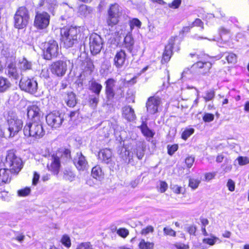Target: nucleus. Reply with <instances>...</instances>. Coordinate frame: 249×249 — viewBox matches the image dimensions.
<instances>
[{"instance_id": "nucleus-18", "label": "nucleus", "mask_w": 249, "mask_h": 249, "mask_svg": "<svg viewBox=\"0 0 249 249\" xmlns=\"http://www.w3.org/2000/svg\"><path fill=\"white\" fill-rule=\"evenodd\" d=\"M6 73L11 78L18 80L20 78V74L18 71L16 65L11 63L8 65L6 70Z\"/></svg>"}, {"instance_id": "nucleus-33", "label": "nucleus", "mask_w": 249, "mask_h": 249, "mask_svg": "<svg viewBox=\"0 0 249 249\" xmlns=\"http://www.w3.org/2000/svg\"><path fill=\"white\" fill-rule=\"evenodd\" d=\"M129 25L130 26L131 31H132L135 27L140 28L142 25V22L138 18H134L129 20Z\"/></svg>"}, {"instance_id": "nucleus-53", "label": "nucleus", "mask_w": 249, "mask_h": 249, "mask_svg": "<svg viewBox=\"0 0 249 249\" xmlns=\"http://www.w3.org/2000/svg\"><path fill=\"white\" fill-rule=\"evenodd\" d=\"M221 167L224 173L230 172L232 169V165L228 163L225 162L223 163Z\"/></svg>"}, {"instance_id": "nucleus-23", "label": "nucleus", "mask_w": 249, "mask_h": 249, "mask_svg": "<svg viewBox=\"0 0 249 249\" xmlns=\"http://www.w3.org/2000/svg\"><path fill=\"white\" fill-rule=\"evenodd\" d=\"M11 86V84L7 78L0 76V93L6 92Z\"/></svg>"}, {"instance_id": "nucleus-11", "label": "nucleus", "mask_w": 249, "mask_h": 249, "mask_svg": "<svg viewBox=\"0 0 249 249\" xmlns=\"http://www.w3.org/2000/svg\"><path fill=\"white\" fill-rule=\"evenodd\" d=\"M89 48L91 53L93 55L99 53L103 45L102 38L96 33L92 34L89 36Z\"/></svg>"}, {"instance_id": "nucleus-40", "label": "nucleus", "mask_w": 249, "mask_h": 249, "mask_svg": "<svg viewBox=\"0 0 249 249\" xmlns=\"http://www.w3.org/2000/svg\"><path fill=\"white\" fill-rule=\"evenodd\" d=\"M238 164L240 166H243L249 164V157L246 156H239L237 158Z\"/></svg>"}, {"instance_id": "nucleus-48", "label": "nucleus", "mask_w": 249, "mask_h": 249, "mask_svg": "<svg viewBox=\"0 0 249 249\" xmlns=\"http://www.w3.org/2000/svg\"><path fill=\"white\" fill-rule=\"evenodd\" d=\"M76 249H93V248L89 242H83L78 245Z\"/></svg>"}, {"instance_id": "nucleus-2", "label": "nucleus", "mask_w": 249, "mask_h": 249, "mask_svg": "<svg viewBox=\"0 0 249 249\" xmlns=\"http://www.w3.org/2000/svg\"><path fill=\"white\" fill-rule=\"evenodd\" d=\"M71 158V152L69 149H60L55 154L52 155L47 163L48 169L54 175H57L61 166V161L63 160H68Z\"/></svg>"}, {"instance_id": "nucleus-16", "label": "nucleus", "mask_w": 249, "mask_h": 249, "mask_svg": "<svg viewBox=\"0 0 249 249\" xmlns=\"http://www.w3.org/2000/svg\"><path fill=\"white\" fill-rule=\"evenodd\" d=\"M174 40H169L168 44L165 46L164 52L162 54V58L161 60L162 64H165L169 61L173 54V48L174 46Z\"/></svg>"}, {"instance_id": "nucleus-58", "label": "nucleus", "mask_w": 249, "mask_h": 249, "mask_svg": "<svg viewBox=\"0 0 249 249\" xmlns=\"http://www.w3.org/2000/svg\"><path fill=\"white\" fill-rule=\"evenodd\" d=\"M214 119V115L212 114L206 113L203 117V120L205 122H210Z\"/></svg>"}, {"instance_id": "nucleus-28", "label": "nucleus", "mask_w": 249, "mask_h": 249, "mask_svg": "<svg viewBox=\"0 0 249 249\" xmlns=\"http://www.w3.org/2000/svg\"><path fill=\"white\" fill-rule=\"evenodd\" d=\"M91 175L94 178L101 180L103 178V173L102 169L99 166H96L92 168Z\"/></svg>"}, {"instance_id": "nucleus-15", "label": "nucleus", "mask_w": 249, "mask_h": 249, "mask_svg": "<svg viewBox=\"0 0 249 249\" xmlns=\"http://www.w3.org/2000/svg\"><path fill=\"white\" fill-rule=\"evenodd\" d=\"M73 163L79 171H85L88 169V162L81 152L77 153L73 159Z\"/></svg>"}, {"instance_id": "nucleus-30", "label": "nucleus", "mask_w": 249, "mask_h": 249, "mask_svg": "<svg viewBox=\"0 0 249 249\" xmlns=\"http://www.w3.org/2000/svg\"><path fill=\"white\" fill-rule=\"evenodd\" d=\"M66 102L67 106L70 107H73L75 106L76 104L75 95L73 92H71L68 94Z\"/></svg>"}, {"instance_id": "nucleus-22", "label": "nucleus", "mask_w": 249, "mask_h": 249, "mask_svg": "<svg viewBox=\"0 0 249 249\" xmlns=\"http://www.w3.org/2000/svg\"><path fill=\"white\" fill-rule=\"evenodd\" d=\"M56 5L55 0H40L39 6L44 7V8L48 10L50 12H53Z\"/></svg>"}, {"instance_id": "nucleus-46", "label": "nucleus", "mask_w": 249, "mask_h": 249, "mask_svg": "<svg viewBox=\"0 0 249 249\" xmlns=\"http://www.w3.org/2000/svg\"><path fill=\"white\" fill-rule=\"evenodd\" d=\"M163 231L165 235H169L172 237H175L176 236V232L169 227L164 228Z\"/></svg>"}, {"instance_id": "nucleus-9", "label": "nucleus", "mask_w": 249, "mask_h": 249, "mask_svg": "<svg viewBox=\"0 0 249 249\" xmlns=\"http://www.w3.org/2000/svg\"><path fill=\"white\" fill-rule=\"evenodd\" d=\"M19 86L22 90L32 94H35L38 89L37 83L34 78H21Z\"/></svg>"}, {"instance_id": "nucleus-17", "label": "nucleus", "mask_w": 249, "mask_h": 249, "mask_svg": "<svg viewBox=\"0 0 249 249\" xmlns=\"http://www.w3.org/2000/svg\"><path fill=\"white\" fill-rule=\"evenodd\" d=\"M126 60V53L124 50L117 52L114 58V65L117 68H121L124 65Z\"/></svg>"}, {"instance_id": "nucleus-4", "label": "nucleus", "mask_w": 249, "mask_h": 249, "mask_svg": "<svg viewBox=\"0 0 249 249\" xmlns=\"http://www.w3.org/2000/svg\"><path fill=\"white\" fill-rule=\"evenodd\" d=\"M189 55L192 57L196 56L198 59V61L192 66L191 70L195 71L196 72L201 74H205L209 72L212 66V64L210 61L205 60L206 57H207V56L204 54L203 56H200V55L197 54L192 53H190Z\"/></svg>"}, {"instance_id": "nucleus-10", "label": "nucleus", "mask_w": 249, "mask_h": 249, "mask_svg": "<svg viewBox=\"0 0 249 249\" xmlns=\"http://www.w3.org/2000/svg\"><path fill=\"white\" fill-rule=\"evenodd\" d=\"M46 120L49 126L57 128L61 125L64 120V115L57 110H53L46 116Z\"/></svg>"}, {"instance_id": "nucleus-5", "label": "nucleus", "mask_w": 249, "mask_h": 249, "mask_svg": "<svg viewBox=\"0 0 249 249\" xmlns=\"http://www.w3.org/2000/svg\"><path fill=\"white\" fill-rule=\"evenodd\" d=\"M4 165L6 167L9 168L11 172L18 173L22 168V160L13 151H9L7 153Z\"/></svg>"}, {"instance_id": "nucleus-63", "label": "nucleus", "mask_w": 249, "mask_h": 249, "mask_svg": "<svg viewBox=\"0 0 249 249\" xmlns=\"http://www.w3.org/2000/svg\"><path fill=\"white\" fill-rule=\"evenodd\" d=\"M215 176V174L214 173H208L205 174V178L206 181H210L213 179Z\"/></svg>"}, {"instance_id": "nucleus-49", "label": "nucleus", "mask_w": 249, "mask_h": 249, "mask_svg": "<svg viewBox=\"0 0 249 249\" xmlns=\"http://www.w3.org/2000/svg\"><path fill=\"white\" fill-rule=\"evenodd\" d=\"M117 233L123 238H125L129 234V231L125 228L117 230Z\"/></svg>"}, {"instance_id": "nucleus-24", "label": "nucleus", "mask_w": 249, "mask_h": 249, "mask_svg": "<svg viewBox=\"0 0 249 249\" xmlns=\"http://www.w3.org/2000/svg\"><path fill=\"white\" fill-rule=\"evenodd\" d=\"M10 171L8 169H0V185L3 183H8L10 181L9 177Z\"/></svg>"}, {"instance_id": "nucleus-62", "label": "nucleus", "mask_w": 249, "mask_h": 249, "mask_svg": "<svg viewBox=\"0 0 249 249\" xmlns=\"http://www.w3.org/2000/svg\"><path fill=\"white\" fill-rule=\"evenodd\" d=\"M181 189H182L181 187L177 185H173L172 187V189L173 191L177 194H179L181 193Z\"/></svg>"}, {"instance_id": "nucleus-14", "label": "nucleus", "mask_w": 249, "mask_h": 249, "mask_svg": "<svg viewBox=\"0 0 249 249\" xmlns=\"http://www.w3.org/2000/svg\"><path fill=\"white\" fill-rule=\"evenodd\" d=\"M67 70L66 62L62 60L54 62L51 66L52 72L57 76H63Z\"/></svg>"}, {"instance_id": "nucleus-39", "label": "nucleus", "mask_w": 249, "mask_h": 249, "mask_svg": "<svg viewBox=\"0 0 249 249\" xmlns=\"http://www.w3.org/2000/svg\"><path fill=\"white\" fill-rule=\"evenodd\" d=\"M61 243L66 247L70 248L71 246V241L70 237L67 235H64L61 239Z\"/></svg>"}, {"instance_id": "nucleus-29", "label": "nucleus", "mask_w": 249, "mask_h": 249, "mask_svg": "<svg viewBox=\"0 0 249 249\" xmlns=\"http://www.w3.org/2000/svg\"><path fill=\"white\" fill-rule=\"evenodd\" d=\"M89 89L92 92L94 93L96 95L99 96L102 89V86L96 81H93L90 84Z\"/></svg>"}, {"instance_id": "nucleus-38", "label": "nucleus", "mask_w": 249, "mask_h": 249, "mask_svg": "<svg viewBox=\"0 0 249 249\" xmlns=\"http://www.w3.org/2000/svg\"><path fill=\"white\" fill-rule=\"evenodd\" d=\"M115 80L113 78H109L106 82L105 89H114L115 85Z\"/></svg>"}, {"instance_id": "nucleus-45", "label": "nucleus", "mask_w": 249, "mask_h": 249, "mask_svg": "<svg viewBox=\"0 0 249 249\" xmlns=\"http://www.w3.org/2000/svg\"><path fill=\"white\" fill-rule=\"evenodd\" d=\"M200 183V181L198 179H195V178H190L189 179V186L193 189H196L199 183Z\"/></svg>"}, {"instance_id": "nucleus-36", "label": "nucleus", "mask_w": 249, "mask_h": 249, "mask_svg": "<svg viewBox=\"0 0 249 249\" xmlns=\"http://www.w3.org/2000/svg\"><path fill=\"white\" fill-rule=\"evenodd\" d=\"M85 71L92 72L94 68L92 61L90 59H87L84 63Z\"/></svg>"}, {"instance_id": "nucleus-34", "label": "nucleus", "mask_w": 249, "mask_h": 249, "mask_svg": "<svg viewBox=\"0 0 249 249\" xmlns=\"http://www.w3.org/2000/svg\"><path fill=\"white\" fill-rule=\"evenodd\" d=\"M21 104L23 105H25V107H26V109H38V107L37 105V103L35 102H31L30 101L24 100L21 102Z\"/></svg>"}, {"instance_id": "nucleus-1", "label": "nucleus", "mask_w": 249, "mask_h": 249, "mask_svg": "<svg viewBox=\"0 0 249 249\" xmlns=\"http://www.w3.org/2000/svg\"><path fill=\"white\" fill-rule=\"evenodd\" d=\"M27 116L31 119L32 123L27 124L23 128L24 134L27 137H32L35 139H40L45 134L40 120L43 117L40 110H27Z\"/></svg>"}, {"instance_id": "nucleus-7", "label": "nucleus", "mask_w": 249, "mask_h": 249, "mask_svg": "<svg viewBox=\"0 0 249 249\" xmlns=\"http://www.w3.org/2000/svg\"><path fill=\"white\" fill-rule=\"evenodd\" d=\"M8 129L7 134L4 132V137H12L16 135L23 127V121L16 116L13 115L8 119Z\"/></svg>"}, {"instance_id": "nucleus-41", "label": "nucleus", "mask_w": 249, "mask_h": 249, "mask_svg": "<svg viewBox=\"0 0 249 249\" xmlns=\"http://www.w3.org/2000/svg\"><path fill=\"white\" fill-rule=\"evenodd\" d=\"M226 58L229 63H234L236 62V55L233 53H225Z\"/></svg>"}, {"instance_id": "nucleus-52", "label": "nucleus", "mask_w": 249, "mask_h": 249, "mask_svg": "<svg viewBox=\"0 0 249 249\" xmlns=\"http://www.w3.org/2000/svg\"><path fill=\"white\" fill-rule=\"evenodd\" d=\"M181 2V0H174L172 2L168 4V6L170 8L177 9L180 6Z\"/></svg>"}, {"instance_id": "nucleus-37", "label": "nucleus", "mask_w": 249, "mask_h": 249, "mask_svg": "<svg viewBox=\"0 0 249 249\" xmlns=\"http://www.w3.org/2000/svg\"><path fill=\"white\" fill-rule=\"evenodd\" d=\"M139 246L141 249H153V244L146 242L144 240H142Z\"/></svg>"}, {"instance_id": "nucleus-54", "label": "nucleus", "mask_w": 249, "mask_h": 249, "mask_svg": "<svg viewBox=\"0 0 249 249\" xmlns=\"http://www.w3.org/2000/svg\"><path fill=\"white\" fill-rule=\"evenodd\" d=\"M168 153L170 155H172L178 150V145L177 144H174L171 146L168 145Z\"/></svg>"}, {"instance_id": "nucleus-42", "label": "nucleus", "mask_w": 249, "mask_h": 249, "mask_svg": "<svg viewBox=\"0 0 249 249\" xmlns=\"http://www.w3.org/2000/svg\"><path fill=\"white\" fill-rule=\"evenodd\" d=\"M214 91L213 90H209L206 91L204 99L206 102L211 101L214 97Z\"/></svg>"}, {"instance_id": "nucleus-44", "label": "nucleus", "mask_w": 249, "mask_h": 249, "mask_svg": "<svg viewBox=\"0 0 249 249\" xmlns=\"http://www.w3.org/2000/svg\"><path fill=\"white\" fill-rule=\"evenodd\" d=\"M195 130L194 128H189L185 130L181 135L182 138L186 140H187L192 134L194 133Z\"/></svg>"}, {"instance_id": "nucleus-64", "label": "nucleus", "mask_w": 249, "mask_h": 249, "mask_svg": "<svg viewBox=\"0 0 249 249\" xmlns=\"http://www.w3.org/2000/svg\"><path fill=\"white\" fill-rule=\"evenodd\" d=\"M39 179V175L36 172H34V178L33 179V184L36 185L37 184L38 180Z\"/></svg>"}, {"instance_id": "nucleus-12", "label": "nucleus", "mask_w": 249, "mask_h": 249, "mask_svg": "<svg viewBox=\"0 0 249 249\" xmlns=\"http://www.w3.org/2000/svg\"><path fill=\"white\" fill-rule=\"evenodd\" d=\"M119 16V5L115 3L110 7L108 11L107 24L108 26H113L118 22Z\"/></svg>"}, {"instance_id": "nucleus-31", "label": "nucleus", "mask_w": 249, "mask_h": 249, "mask_svg": "<svg viewBox=\"0 0 249 249\" xmlns=\"http://www.w3.org/2000/svg\"><path fill=\"white\" fill-rule=\"evenodd\" d=\"M123 115L129 121H133L136 118L134 110H123Z\"/></svg>"}, {"instance_id": "nucleus-61", "label": "nucleus", "mask_w": 249, "mask_h": 249, "mask_svg": "<svg viewBox=\"0 0 249 249\" xmlns=\"http://www.w3.org/2000/svg\"><path fill=\"white\" fill-rule=\"evenodd\" d=\"M194 158L192 157H189L186 159L185 163L188 168L192 167L194 162Z\"/></svg>"}, {"instance_id": "nucleus-20", "label": "nucleus", "mask_w": 249, "mask_h": 249, "mask_svg": "<svg viewBox=\"0 0 249 249\" xmlns=\"http://www.w3.org/2000/svg\"><path fill=\"white\" fill-rule=\"evenodd\" d=\"M161 103V99L158 96L150 97L146 103L147 109H158Z\"/></svg>"}, {"instance_id": "nucleus-13", "label": "nucleus", "mask_w": 249, "mask_h": 249, "mask_svg": "<svg viewBox=\"0 0 249 249\" xmlns=\"http://www.w3.org/2000/svg\"><path fill=\"white\" fill-rule=\"evenodd\" d=\"M50 22V16L46 12L37 13L34 21V25L38 29L46 28Z\"/></svg>"}, {"instance_id": "nucleus-51", "label": "nucleus", "mask_w": 249, "mask_h": 249, "mask_svg": "<svg viewBox=\"0 0 249 249\" xmlns=\"http://www.w3.org/2000/svg\"><path fill=\"white\" fill-rule=\"evenodd\" d=\"M31 192L29 188L26 187L23 189L18 191V195L20 196H28Z\"/></svg>"}, {"instance_id": "nucleus-59", "label": "nucleus", "mask_w": 249, "mask_h": 249, "mask_svg": "<svg viewBox=\"0 0 249 249\" xmlns=\"http://www.w3.org/2000/svg\"><path fill=\"white\" fill-rule=\"evenodd\" d=\"M153 231L154 228L152 226H148L142 230L141 233L143 235H147L149 233L153 232Z\"/></svg>"}, {"instance_id": "nucleus-43", "label": "nucleus", "mask_w": 249, "mask_h": 249, "mask_svg": "<svg viewBox=\"0 0 249 249\" xmlns=\"http://www.w3.org/2000/svg\"><path fill=\"white\" fill-rule=\"evenodd\" d=\"M212 238H204L202 240L203 243L207 244L211 246H213L215 244L216 240L218 239V238L216 237L211 235Z\"/></svg>"}, {"instance_id": "nucleus-60", "label": "nucleus", "mask_w": 249, "mask_h": 249, "mask_svg": "<svg viewBox=\"0 0 249 249\" xmlns=\"http://www.w3.org/2000/svg\"><path fill=\"white\" fill-rule=\"evenodd\" d=\"M227 185L230 191L232 192L234 190L235 183L231 179L228 180Z\"/></svg>"}, {"instance_id": "nucleus-19", "label": "nucleus", "mask_w": 249, "mask_h": 249, "mask_svg": "<svg viewBox=\"0 0 249 249\" xmlns=\"http://www.w3.org/2000/svg\"><path fill=\"white\" fill-rule=\"evenodd\" d=\"M99 159L106 163H109L111 161L112 152L107 148L102 149L98 153Z\"/></svg>"}, {"instance_id": "nucleus-3", "label": "nucleus", "mask_w": 249, "mask_h": 249, "mask_svg": "<svg viewBox=\"0 0 249 249\" xmlns=\"http://www.w3.org/2000/svg\"><path fill=\"white\" fill-rule=\"evenodd\" d=\"M77 33L75 27H65L61 29V41L63 46L67 48L72 47L77 41Z\"/></svg>"}, {"instance_id": "nucleus-57", "label": "nucleus", "mask_w": 249, "mask_h": 249, "mask_svg": "<svg viewBox=\"0 0 249 249\" xmlns=\"http://www.w3.org/2000/svg\"><path fill=\"white\" fill-rule=\"evenodd\" d=\"M194 26H198L200 27L201 28V29H203V23L201 21V19L199 18H196L195 21H194L192 23V25L191 26V27H193Z\"/></svg>"}, {"instance_id": "nucleus-35", "label": "nucleus", "mask_w": 249, "mask_h": 249, "mask_svg": "<svg viewBox=\"0 0 249 249\" xmlns=\"http://www.w3.org/2000/svg\"><path fill=\"white\" fill-rule=\"evenodd\" d=\"M79 11L81 15L86 16L92 11V9L86 5H82L79 7Z\"/></svg>"}, {"instance_id": "nucleus-25", "label": "nucleus", "mask_w": 249, "mask_h": 249, "mask_svg": "<svg viewBox=\"0 0 249 249\" xmlns=\"http://www.w3.org/2000/svg\"><path fill=\"white\" fill-rule=\"evenodd\" d=\"M134 44V40L131 34H127L124 38V47L131 52L133 50V45Z\"/></svg>"}, {"instance_id": "nucleus-50", "label": "nucleus", "mask_w": 249, "mask_h": 249, "mask_svg": "<svg viewBox=\"0 0 249 249\" xmlns=\"http://www.w3.org/2000/svg\"><path fill=\"white\" fill-rule=\"evenodd\" d=\"M106 95L107 99L112 100L115 95V92L114 89H105Z\"/></svg>"}, {"instance_id": "nucleus-56", "label": "nucleus", "mask_w": 249, "mask_h": 249, "mask_svg": "<svg viewBox=\"0 0 249 249\" xmlns=\"http://www.w3.org/2000/svg\"><path fill=\"white\" fill-rule=\"evenodd\" d=\"M99 101V96H92L90 98L89 103L92 107H95Z\"/></svg>"}, {"instance_id": "nucleus-32", "label": "nucleus", "mask_w": 249, "mask_h": 249, "mask_svg": "<svg viewBox=\"0 0 249 249\" xmlns=\"http://www.w3.org/2000/svg\"><path fill=\"white\" fill-rule=\"evenodd\" d=\"M134 152L139 160H142L144 155V149L142 144L137 145Z\"/></svg>"}, {"instance_id": "nucleus-6", "label": "nucleus", "mask_w": 249, "mask_h": 249, "mask_svg": "<svg viewBox=\"0 0 249 249\" xmlns=\"http://www.w3.org/2000/svg\"><path fill=\"white\" fill-rule=\"evenodd\" d=\"M29 18L27 8L25 7H19L14 16L15 27L18 29L24 28L28 24Z\"/></svg>"}, {"instance_id": "nucleus-26", "label": "nucleus", "mask_w": 249, "mask_h": 249, "mask_svg": "<svg viewBox=\"0 0 249 249\" xmlns=\"http://www.w3.org/2000/svg\"><path fill=\"white\" fill-rule=\"evenodd\" d=\"M141 130L144 136L152 138L154 135V133L147 126L146 121H142L141 126L138 127Z\"/></svg>"}, {"instance_id": "nucleus-21", "label": "nucleus", "mask_w": 249, "mask_h": 249, "mask_svg": "<svg viewBox=\"0 0 249 249\" xmlns=\"http://www.w3.org/2000/svg\"><path fill=\"white\" fill-rule=\"evenodd\" d=\"M18 66L21 71H25L32 69V63L31 61L28 60L26 58L23 57L19 59Z\"/></svg>"}, {"instance_id": "nucleus-8", "label": "nucleus", "mask_w": 249, "mask_h": 249, "mask_svg": "<svg viewBox=\"0 0 249 249\" xmlns=\"http://www.w3.org/2000/svg\"><path fill=\"white\" fill-rule=\"evenodd\" d=\"M59 47L57 42L54 40L46 42L44 44L43 55L46 60H51L57 57Z\"/></svg>"}, {"instance_id": "nucleus-55", "label": "nucleus", "mask_w": 249, "mask_h": 249, "mask_svg": "<svg viewBox=\"0 0 249 249\" xmlns=\"http://www.w3.org/2000/svg\"><path fill=\"white\" fill-rule=\"evenodd\" d=\"M135 96L132 91L128 90L127 92L126 99L128 102H134Z\"/></svg>"}, {"instance_id": "nucleus-27", "label": "nucleus", "mask_w": 249, "mask_h": 249, "mask_svg": "<svg viewBox=\"0 0 249 249\" xmlns=\"http://www.w3.org/2000/svg\"><path fill=\"white\" fill-rule=\"evenodd\" d=\"M63 174V178L66 181L72 182L75 179V174L70 169H65Z\"/></svg>"}, {"instance_id": "nucleus-47", "label": "nucleus", "mask_w": 249, "mask_h": 249, "mask_svg": "<svg viewBox=\"0 0 249 249\" xmlns=\"http://www.w3.org/2000/svg\"><path fill=\"white\" fill-rule=\"evenodd\" d=\"M168 188L167 183L164 181H160L159 183V187L158 191L161 193H164Z\"/></svg>"}]
</instances>
